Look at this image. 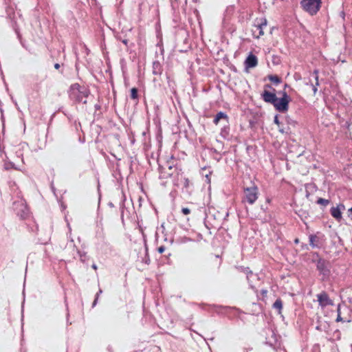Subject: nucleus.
Here are the masks:
<instances>
[{
    "label": "nucleus",
    "mask_w": 352,
    "mask_h": 352,
    "mask_svg": "<svg viewBox=\"0 0 352 352\" xmlns=\"http://www.w3.org/2000/svg\"><path fill=\"white\" fill-rule=\"evenodd\" d=\"M258 188L255 184H252L250 186H244L243 188L241 202L243 204L252 205L258 199Z\"/></svg>",
    "instance_id": "1"
},
{
    "label": "nucleus",
    "mask_w": 352,
    "mask_h": 352,
    "mask_svg": "<svg viewBox=\"0 0 352 352\" xmlns=\"http://www.w3.org/2000/svg\"><path fill=\"white\" fill-rule=\"evenodd\" d=\"M167 167H160V177L161 179L170 178L175 173L179 174L181 170L177 167L176 160L173 155H171L166 161Z\"/></svg>",
    "instance_id": "2"
},
{
    "label": "nucleus",
    "mask_w": 352,
    "mask_h": 352,
    "mask_svg": "<svg viewBox=\"0 0 352 352\" xmlns=\"http://www.w3.org/2000/svg\"><path fill=\"white\" fill-rule=\"evenodd\" d=\"M300 4L305 12L314 16L322 7V0H301Z\"/></svg>",
    "instance_id": "3"
},
{
    "label": "nucleus",
    "mask_w": 352,
    "mask_h": 352,
    "mask_svg": "<svg viewBox=\"0 0 352 352\" xmlns=\"http://www.w3.org/2000/svg\"><path fill=\"white\" fill-rule=\"evenodd\" d=\"M88 96V91L78 83H74L71 85L69 91V97L75 100L77 102H82L84 98Z\"/></svg>",
    "instance_id": "4"
},
{
    "label": "nucleus",
    "mask_w": 352,
    "mask_h": 352,
    "mask_svg": "<svg viewBox=\"0 0 352 352\" xmlns=\"http://www.w3.org/2000/svg\"><path fill=\"white\" fill-rule=\"evenodd\" d=\"M289 97L285 91H283L282 98L280 99L276 98V101L274 102L273 105L279 112H286L289 109Z\"/></svg>",
    "instance_id": "5"
},
{
    "label": "nucleus",
    "mask_w": 352,
    "mask_h": 352,
    "mask_svg": "<svg viewBox=\"0 0 352 352\" xmlns=\"http://www.w3.org/2000/svg\"><path fill=\"white\" fill-rule=\"evenodd\" d=\"M264 91L261 94L262 99L265 102L270 104H274V102L276 101V95L274 93L270 92L267 91L266 89H272V86L270 85H265L264 86Z\"/></svg>",
    "instance_id": "6"
},
{
    "label": "nucleus",
    "mask_w": 352,
    "mask_h": 352,
    "mask_svg": "<svg viewBox=\"0 0 352 352\" xmlns=\"http://www.w3.org/2000/svg\"><path fill=\"white\" fill-rule=\"evenodd\" d=\"M267 26V21L263 19L261 23L255 24L252 29V35L256 38H259L260 36L264 34L263 28Z\"/></svg>",
    "instance_id": "7"
},
{
    "label": "nucleus",
    "mask_w": 352,
    "mask_h": 352,
    "mask_svg": "<svg viewBox=\"0 0 352 352\" xmlns=\"http://www.w3.org/2000/svg\"><path fill=\"white\" fill-rule=\"evenodd\" d=\"M319 305L322 307H325L328 305H333V302L329 298V294L326 292H322L317 295Z\"/></svg>",
    "instance_id": "8"
},
{
    "label": "nucleus",
    "mask_w": 352,
    "mask_h": 352,
    "mask_svg": "<svg viewBox=\"0 0 352 352\" xmlns=\"http://www.w3.org/2000/svg\"><path fill=\"white\" fill-rule=\"evenodd\" d=\"M344 205L340 204L336 207H332L330 210V213L336 221L340 222L342 219V210H344Z\"/></svg>",
    "instance_id": "9"
},
{
    "label": "nucleus",
    "mask_w": 352,
    "mask_h": 352,
    "mask_svg": "<svg viewBox=\"0 0 352 352\" xmlns=\"http://www.w3.org/2000/svg\"><path fill=\"white\" fill-rule=\"evenodd\" d=\"M245 64L246 67H248V68L254 67L258 64V59L255 55L251 54L247 57V58L245 61Z\"/></svg>",
    "instance_id": "10"
},
{
    "label": "nucleus",
    "mask_w": 352,
    "mask_h": 352,
    "mask_svg": "<svg viewBox=\"0 0 352 352\" xmlns=\"http://www.w3.org/2000/svg\"><path fill=\"white\" fill-rule=\"evenodd\" d=\"M316 267L318 271L322 274H326L328 272L327 267V262L324 259H318L316 264Z\"/></svg>",
    "instance_id": "11"
},
{
    "label": "nucleus",
    "mask_w": 352,
    "mask_h": 352,
    "mask_svg": "<svg viewBox=\"0 0 352 352\" xmlns=\"http://www.w3.org/2000/svg\"><path fill=\"white\" fill-rule=\"evenodd\" d=\"M309 245L311 248L320 247V238L316 234H311L309 236Z\"/></svg>",
    "instance_id": "12"
},
{
    "label": "nucleus",
    "mask_w": 352,
    "mask_h": 352,
    "mask_svg": "<svg viewBox=\"0 0 352 352\" xmlns=\"http://www.w3.org/2000/svg\"><path fill=\"white\" fill-rule=\"evenodd\" d=\"M228 117L227 114H226L225 113H223L222 111H220V112L217 113V114L216 115L215 118L213 120V122L215 125H217L219 124L220 120H221V119L228 120Z\"/></svg>",
    "instance_id": "13"
},
{
    "label": "nucleus",
    "mask_w": 352,
    "mask_h": 352,
    "mask_svg": "<svg viewBox=\"0 0 352 352\" xmlns=\"http://www.w3.org/2000/svg\"><path fill=\"white\" fill-rule=\"evenodd\" d=\"M273 307L278 310V313H281L283 309V301L280 298H278L273 304Z\"/></svg>",
    "instance_id": "14"
},
{
    "label": "nucleus",
    "mask_w": 352,
    "mask_h": 352,
    "mask_svg": "<svg viewBox=\"0 0 352 352\" xmlns=\"http://www.w3.org/2000/svg\"><path fill=\"white\" fill-rule=\"evenodd\" d=\"M268 78L271 82H272L276 85L280 83V82H281L280 78L276 75H270V76H268Z\"/></svg>",
    "instance_id": "15"
},
{
    "label": "nucleus",
    "mask_w": 352,
    "mask_h": 352,
    "mask_svg": "<svg viewBox=\"0 0 352 352\" xmlns=\"http://www.w3.org/2000/svg\"><path fill=\"white\" fill-rule=\"evenodd\" d=\"M313 73L315 75V79H316V85L313 86V91H314V93H316L317 91L316 86L319 85V82H318V70L315 69Z\"/></svg>",
    "instance_id": "16"
},
{
    "label": "nucleus",
    "mask_w": 352,
    "mask_h": 352,
    "mask_svg": "<svg viewBox=\"0 0 352 352\" xmlns=\"http://www.w3.org/2000/svg\"><path fill=\"white\" fill-rule=\"evenodd\" d=\"M316 203L318 204L321 205V206H327L330 203V201L329 199H323V198H319L317 200Z\"/></svg>",
    "instance_id": "17"
},
{
    "label": "nucleus",
    "mask_w": 352,
    "mask_h": 352,
    "mask_svg": "<svg viewBox=\"0 0 352 352\" xmlns=\"http://www.w3.org/2000/svg\"><path fill=\"white\" fill-rule=\"evenodd\" d=\"M131 99L135 100L138 98V89L133 87L131 89Z\"/></svg>",
    "instance_id": "18"
},
{
    "label": "nucleus",
    "mask_w": 352,
    "mask_h": 352,
    "mask_svg": "<svg viewBox=\"0 0 352 352\" xmlns=\"http://www.w3.org/2000/svg\"><path fill=\"white\" fill-rule=\"evenodd\" d=\"M337 311H338V316H337L336 321V322H345V320H344L341 316L340 305L338 306Z\"/></svg>",
    "instance_id": "19"
},
{
    "label": "nucleus",
    "mask_w": 352,
    "mask_h": 352,
    "mask_svg": "<svg viewBox=\"0 0 352 352\" xmlns=\"http://www.w3.org/2000/svg\"><path fill=\"white\" fill-rule=\"evenodd\" d=\"M182 212L184 214L187 215L190 213V210L188 209V208H183Z\"/></svg>",
    "instance_id": "20"
},
{
    "label": "nucleus",
    "mask_w": 352,
    "mask_h": 352,
    "mask_svg": "<svg viewBox=\"0 0 352 352\" xmlns=\"http://www.w3.org/2000/svg\"><path fill=\"white\" fill-rule=\"evenodd\" d=\"M165 250H166V248L164 245H161V246L157 248V252L160 254H162L163 252H164Z\"/></svg>",
    "instance_id": "21"
},
{
    "label": "nucleus",
    "mask_w": 352,
    "mask_h": 352,
    "mask_svg": "<svg viewBox=\"0 0 352 352\" xmlns=\"http://www.w3.org/2000/svg\"><path fill=\"white\" fill-rule=\"evenodd\" d=\"M10 168H14V165L13 164H12V163H10V164H6L5 165V168H6V170L10 169Z\"/></svg>",
    "instance_id": "22"
},
{
    "label": "nucleus",
    "mask_w": 352,
    "mask_h": 352,
    "mask_svg": "<svg viewBox=\"0 0 352 352\" xmlns=\"http://www.w3.org/2000/svg\"><path fill=\"white\" fill-rule=\"evenodd\" d=\"M274 123H275L276 124H277L278 126H279V124H280V122H279V120H278V116H276L274 117Z\"/></svg>",
    "instance_id": "23"
},
{
    "label": "nucleus",
    "mask_w": 352,
    "mask_h": 352,
    "mask_svg": "<svg viewBox=\"0 0 352 352\" xmlns=\"http://www.w3.org/2000/svg\"><path fill=\"white\" fill-rule=\"evenodd\" d=\"M261 293L262 294L263 296H267V290L266 289H262L261 291Z\"/></svg>",
    "instance_id": "24"
},
{
    "label": "nucleus",
    "mask_w": 352,
    "mask_h": 352,
    "mask_svg": "<svg viewBox=\"0 0 352 352\" xmlns=\"http://www.w3.org/2000/svg\"><path fill=\"white\" fill-rule=\"evenodd\" d=\"M60 64H58V63H55V64H54V68H55L56 69H58L60 68Z\"/></svg>",
    "instance_id": "25"
},
{
    "label": "nucleus",
    "mask_w": 352,
    "mask_h": 352,
    "mask_svg": "<svg viewBox=\"0 0 352 352\" xmlns=\"http://www.w3.org/2000/svg\"><path fill=\"white\" fill-rule=\"evenodd\" d=\"M92 268L94 269L95 270H97V265L96 264H93L92 265Z\"/></svg>",
    "instance_id": "26"
},
{
    "label": "nucleus",
    "mask_w": 352,
    "mask_h": 352,
    "mask_svg": "<svg viewBox=\"0 0 352 352\" xmlns=\"http://www.w3.org/2000/svg\"><path fill=\"white\" fill-rule=\"evenodd\" d=\"M188 186V179H186V184H185V186L187 187Z\"/></svg>",
    "instance_id": "27"
},
{
    "label": "nucleus",
    "mask_w": 352,
    "mask_h": 352,
    "mask_svg": "<svg viewBox=\"0 0 352 352\" xmlns=\"http://www.w3.org/2000/svg\"><path fill=\"white\" fill-rule=\"evenodd\" d=\"M294 242H295V243H299V239H296L294 240Z\"/></svg>",
    "instance_id": "28"
},
{
    "label": "nucleus",
    "mask_w": 352,
    "mask_h": 352,
    "mask_svg": "<svg viewBox=\"0 0 352 352\" xmlns=\"http://www.w3.org/2000/svg\"><path fill=\"white\" fill-rule=\"evenodd\" d=\"M349 212H352V207L351 208L349 209L348 210Z\"/></svg>",
    "instance_id": "29"
},
{
    "label": "nucleus",
    "mask_w": 352,
    "mask_h": 352,
    "mask_svg": "<svg viewBox=\"0 0 352 352\" xmlns=\"http://www.w3.org/2000/svg\"><path fill=\"white\" fill-rule=\"evenodd\" d=\"M351 220H352V216L351 217Z\"/></svg>",
    "instance_id": "30"
}]
</instances>
